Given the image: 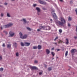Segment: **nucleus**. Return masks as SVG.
I'll return each mask as SVG.
<instances>
[{
	"instance_id": "nucleus-26",
	"label": "nucleus",
	"mask_w": 77,
	"mask_h": 77,
	"mask_svg": "<svg viewBox=\"0 0 77 77\" xmlns=\"http://www.w3.org/2000/svg\"><path fill=\"white\" fill-rule=\"evenodd\" d=\"M58 38H59V37H58V36H57V37H56V38H55V39H54V41H56V40L57 39H58Z\"/></svg>"
},
{
	"instance_id": "nucleus-47",
	"label": "nucleus",
	"mask_w": 77,
	"mask_h": 77,
	"mask_svg": "<svg viewBox=\"0 0 77 77\" xmlns=\"http://www.w3.org/2000/svg\"><path fill=\"white\" fill-rule=\"evenodd\" d=\"M54 48H52L51 50H54Z\"/></svg>"
},
{
	"instance_id": "nucleus-54",
	"label": "nucleus",
	"mask_w": 77,
	"mask_h": 77,
	"mask_svg": "<svg viewBox=\"0 0 77 77\" xmlns=\"http://www.w3.org/2000/svg\"><path fill=\"white\" fill-rule=\"evenodd\" d=\"M15 0H11V1H14Z\"/></svg>"
},
{
	"instance_id": "nucleus-51",
	"label": "nucleus",
	"mask_w": 77,
	"mask_h": 77,
	"mask_svg": "<svg viewBox=\"0 0 77 77\" xmlns=\"http://www.w3.org/2000/svg\"><path fill=\"white\" fill-rule=\"evenodd\" d=\"M53 59H54V58L52 57V60H53Z\"/></svg>"
},
{
	"instance_id": "nucleus-28",
	"label": "nucleus",
	"mask_w": 77,
	"mask_h": 77,
	"mask_svg": "<svg viewBox=\"0 0 77 77\" xmlns=\"http://www.w3.org/2000/svg\"><path fill=\"white\" fill-rule=\"evenodd\" d=\"M23 21H24V23H26V19H23Z\"/></svg>"
},
{
	"instance_id": "nucleus-42",
	"label": "nucleus",
	"mask_w": 77,
	"mask_h": 77,
	"mask_svg": "<svg viewBox=\"0 0 77 77\" xmlns=\"http://www.w3.org/2000/svg\"><path fill=\"white\" fill-rule=\"evenodd\" d=\"M76 32H77V26H76Z\"/></svg>"
},
{
	"instance_id": "nucleus-2",
	"label": "nucleus",
	"mask_w": 77,
	"mask_h": 77,
	"mask_svg": "<svg viewBox=\"0 0 77 77\" xmlns=\"http://www.w3.org/2000/svg\"><path fill=\"white\" fill-rule=\"evenodd\" d=\"M40 28L41 29H43L44 30H50L51 28L49 26H48L47 27L45 26H40Z\"/></svg>"
},
{
	"instance_id": "nucleus-11",
	"label": "nucleus",
	"mask_w": 77,
	"mask_h": 77,
	"mask_svg": "<svg viewBox=\"0 0 77 77\" xmlns=\"http://www.w3.org/2000/svg\"><path fill=\"white\" fill-rule=\"evenodd\" d=\"M76 51H77L75 49H73L72 50L71 53H74Z\"/></svg>"
},
{
	"instance_id": "nucleus-50",
	"label": "nucleus",
	"mask_w": 77,
	"mask_h": 77,
	"mask_svg": "<svg viewBox=\"0 0 77 77\" xmlns=\"http://www.w3.org/2000/svg\"><path fill=\"white\" fill-rule=\"evenodd\" d=\"M1 29H3V27H1Z\"/></svg>"
},
{
	"instance_id": "nucleus-43",
	"label": "nucleus",
	"mask_w": 77,
	"mask_h": 77,
	"mask_svg": "<svg viewBox=\"0 0 77 77\" xmlns=\"http://www.w3.org/2000/svg\"><path fill=\"white\" fill-rule=\"evenodd\" d=\"M4 4H5V5H8V3H5Z\"/></svg>"
},
{
	"instance_id": "nucleus-15",
	"label": "nucleus",
	"mask_w": 77,
	"mask_h": 77,
	"mask_svg": "<svg viewBox=\"0 0 77 77\" xmlns=\"http://www.w3.org/2000/svg\"><path fill=\"white\" fill-rule=\"evenodd\" d=\"M21 45L22 46V47H24L25 45L24 43L22 42L20 43Z\"/></svg>"
},
{
	"instance_id": "nucleus-52",
	"label": "nucleus",
	"mask_w": 77,
	"mask_h": 77,
	"mask_svg": "<svg viewBox=\"0 0 77 77\" xmlns=\"http://www.w3.org/2000/svg\"><path fill=\"white\" fill-rule=\"evenodd\" d=\"M55 44L57 45V43H55Z\"/></svg>"
},
{
	"instance_id": "nucleus-21",
	"label": "nucleus",
	"mask_w": 77,
	"mask_h": 77,
	"mask_svg": "<svg viewBox=\"0 0 77 77\" xmlns=\"http://www.w3.org/2000/svg\"><path fill=\"white\" fill-rule=\"evenodd\" d=\"M52 69L51 67H49L48 69V70L49 71H50Z\"/></svg>"
},
{
	"instance_id": "nucleus-7",
	"label": "nucleus",
	"mask_w": 77,
	"mask_h": 77,
	"mask_svg": "<svg viewBox=\"0 0 77 77\" xmlns=\"http://www.w3.org/2000/svg\"><path fill=\"white\" fill-rule=\"evenodd\" d=\"M39 3H41V4H42V5H46L47 3L45 2H44L43 1H42L41 0H40L39 1Z\"/></svg>"
},
{
	"instance_id": "nucleus-13",
	"label": "nucleus",
	"mask_w": 77,
	"mask_h": 77,
	"mask_svg": "<svg viewBox=\"0 0 77 77\" xmlns=\"http://www.w3.org/2000/svg\"><path fill=\"white\" fill-rule=\"evenodd\" d=\"M66 44H69V40L67 38L66 39Z\"/></svg>"
},
{
	"instance_id": "nucleus-6",
	"label": "nucleus",
	"mask_w": 77,
	"mask_h": 77,
	"mask_svg": "<svg viewBox=\"0 0 77 77\" xmlns=\"http://www.w3.org/2000/svg\"><path fill=\"white\" fill-rule=\"evenodd\" d=\"M13 46L14 47H15V48H17V43L16 42H14Z\"/></svg>"
},
{
	"instance_id": "nucleus-30",
	"label": "nucleus",
	"mask_w": 77,
	"mask_h": 77,
	"mask_svg": "<svg viewBox=\"0 0 77 77\" xmlns=\"http://www.w3.org/2000/svg\"><path fill=\"white\" fill-rule=\"evenodd\" d=\"M68 27L71 26V24H70V23H68Z\"/></svg>"
},
{
	"instance_id": "nucleus-8",
	"label": "nucleus",
	"mask_w": 77,
	"mask_h": 77,
	"mask_svg": "<svg viewBox=\"0 0 77 77\" xmlns=\"http://www.w3.org/2000/svg\"><path fill=\"white\" fill-rule=\"evenodd\" d=\"M30 68L32 69H37L38 68L36 66H30Z\"/></svg>"
},
{
	"instance_id": "nucleus-39",
	"label": "nucleus",
	"mask_w": 77,
	"mask_h": 77,
	"mask_svg": "<svg viewBox=\"0 0 77 77\" xmlns=\"http://www.w3.org/2000/svg\"><path fill=\"white\" fill-rule=\"evenodd\" d=\"M57 51H60V49H57Z\"/></svg>"
},
{
	"instance_id": "nucleus-3",
	"label": "nucleus",
	"mask_w": 77,
	"mask_h": 77,
	"mask_svg": "<svg viewBox=\"0 0 77 77\" xmlns=\"http://www.w3.org/2000/svg\"><path fill=\"white\" fill-rule=\"evenodd\" d=\"M13 26V24L12 23H10L8 24L7 25H5L4 26V28H8V27H10Z\"/></svg>"
},
{
	"instance_id": "nucleus-23",
	"label": "nucleus",
	"mask_w": 77,
	"mask_h": 77,
	"mask_svg": "<svg viewBox=\"0 0 77 77\" xmlns=\"http://www.w3.org/2000/svg\"><path fill=\"white\" fill-rule=\"evenodd\" d=\"M3 71V68H1L0 69V71H1V72H2V71Z\"/></svg>"
},
{
	"instance_id": "nucleus-49",
	"label": "nucleus",
	"mask_w": 77,
	"mask_h": 77,
	"mask_svg": "<svg viewBox=\"0 0 77 77\" xmlns=\"http://www.w3.org/2000/svg\"><path fill=\"white\" fill-rule=\"evenodd\" d=\"M60 2H63V0H60Z\"/></svg>"
},
{
	"instance_id": "nucleus-32",
	"label": "nucleus",
	"mask_w": 77,
	"mask_h": 77,
	"mask_svg": "<svg viewBox=\"0 0 77 77\" xmlns=\"http://www.w3.org/2000/svg\"><path fill=\"white\" fill-rule=\"evenodd\" d=\"M36 4H33V6L34 7H35V6H36Z\"/></svg>"
},
{
	"instance_id": "nucleus-37",
	"label": "nucleus",
	"mask_w": 77,
	"mask_h": 77,
	"mask_svg": "<svg viewBox=\"0 0 77 77\" xmlns=\"http://www.w3.org/2000/svg\"><path fill=\"white\" fill-rule=\"evenodd\" d=\"M50 21H51V23H52V22H53V20L51 19H50Z\"/></svg>"
},
{
	"instance_id": "nucleus-22",
	"label": "nucleus",
	"mask_w": 77,
	"mask_h": 77,
	"mask_svg": "<svg viewBox=\"0 0 77 77\" xmlns=\"http://www.w3.org/2000/svg\"><path fill=\"white\" fill-rule=\"evenodd\" d=\"M38 49H41V46L40 45H38Z\"/></svg>"
},
{
	"instance_id": "nucleus-48",
	"label": "nucleus",
	"mask_w": 77,
	"mask_h": 77,
	"mask_svg": "<svg viewBox=\"0 0 77 77\" xmlns=\"http://www.w3.org/2000/svg\"><path fill=\"white\" fill-rule=\"evenodd\" d=\"M45 68H47V66L46 65H45Z\"/></svg>"
},
{
	"instance_id": "nucleus-9",
	"label": "nucleus",
	"mask_w": 77,
	"mask_h": 77,
	"mask_svg": "<svg viewBox=\"0 0 77 77\" xmlns=\"http://www.w3.org/2000/svg\"><path fill=\"white\" fill-rule=\"evenodd\" d=\"M27 35H24L23 36H22L21 39H26V38H27Z\"/></svg>"
},
{
	"instance_id": "nucleus-31",
	"label": "nucleus",
	"mask_w": 77,
	"mask_h": 77,
	"mask_svg": "<svg viewBox=\"0 0 77 77\" xmlns=\"http://www.w3.org/2000/svg\"><path fill=\"white\" fill-rule=\"evenodd\" d=\"M2 59V57L1 55L0 56V60H1Z\"/></svg>"
},
{
	"instance_id": "nucleus-16",
	"label": "nucleus",
	"mask_w": 77,
	"mask_h": 77,
	"mask_svg": "<svg viewBox=\"0 0 77 77\" xmlns=\"http://www.w3.org/2000/svg\"><path fill=\"white\" fill-rule=\"evenodd\" d=\"M19 35H20V38H22L23 36V34H22V33H21V32H20L19 33Z\"/></svg>"
},
{
	"instance_id": "nucleus-36",
	"label": "nucleus",
	"mask_w": 77,
	"mask_h": 77,
	"mask_svg": "<svg viewBox=\"0 0 77 77\" xmlns=\"http://www.w3.org/2000/svg\"><path fill=\"white\" fill-rule=\"evenodd\" d=\"M42 72H39V75H41L42 74Z\"/></svg>"
},
{
	"instance_id": "nucleus-40",
	"label": "nucleus",
	"mask_w": 77,
	"mask_h": 77,
	"mask_svg": "<svg viewBox=\"0 0 77 77\" xmlns=\"http://www.w3.org/2000/svg\"><path fill=\"white\" fill-rule=\"evenodd\" d=\"M42 9L43 10H46V9H45V8H43Z\"/></svg>"
},
{
	"instance_id": "nucleus-12",
	"label": "nucleus",
	"mask_w": 77,
	"mask_h": 77,
	"mask_svg": "<svg viewBox=\"0 0 77 77\" xmlns=\"http://www.w3.org/2000/svg\"><path fill=\"white\" fill-rule=\"evenodd\" d=\"M46 52L47 53V54H50V51L49 50L47 49L46 50Z\"/></svg>"
},
{
	"instance_id": "nucleus-4",
	"label": "nucleus",
	"mask_w": 77,
	"mask_h": 77,
	"mask_svg": "<svg viewBox=\"0 0 77 77\" xmlns=\"http://www.w3.org/2000/svg\"><path fill=\"white\" fill-rule=\"evenodd\" d=\"M9 35H10L9 37H12L14 36V35H15V33L12 31H10L9 32Z\"/></svg>"
},
{
	"instance_id": "nucleus-25",
	"label": "nucleus",
	"mask_w": 77,
	"mask_h": 77,
	"mask_svg": "<svg viewBox=\"0 0 77 77\" xmlns=\"http://www.w3.org/2000/svg\"><path fill=\"white\" fill-rule=\"evenodd\" d=\"M16 56H19V53H18V52H17L16 54Z\"/></svg>"
},
{
	"instance_id": "nucleus-34",
	"label": "nucleus",
	"mask_w": 77,
	"mask_h": 77,
	"mask_svg": "<svg viewBox=\"0 0 77 77\" xmlns=\"http://www.w3.org/2000/svg\"><path fill=\"white\" fill-rule=\"evenodd\" d=\"M34 63H38V61L37 60H35L34 62Z\"/></svg>"
},
{
	"instance_id": "nucleus-5",
	"label": "nucleus",
	"mask_w": 77,
	"mask_h": 77,
	"mask_svg": "<svg viewBox=\"0 0 77 77\" xmlns=\"http://www.w3.org/2000/svg\"><path fill=\"white\" fill-rule=\"evenodd\" d=\"M36 9L37 10V11L38 15H39L41 14V9H40V8L38 7H36Z\"/></svg>"
},
{
	"instance_id": "nucleus-18",
	"label": "nucleus",
	"mask_w": 77,
	"mask_h": 77,
	"mask_svg": "<svg viewBox=\"0 0 77 77\" xmlns=\"http://www.w3.org/2000/svg\"><path fill=\"white\" fill-rule=\"evenodd\" d=\"M71 20H72V18L69 17L68 19V21H71Z\"/></svg>"
},
{
	"instance_id": "nucleus-20",
	"label": "nucleus",
	"mask_w": 77,
	"mask_h": 77,
	"mask_svg": "<svg viewBox=\"0 0 77 77\" xmlns=\"http://www.w3.org/2000/svg\"><path fill=\"white\" fill-rule=\"evenodd\" d=\"M26 29H27V30H29V31H31L32 30V29L29 27H27Z\"/></svg>"
},
{
	"instance_id": "nucleus-17",
	"label": "nucleus",
	"mask_w": 77,
	"mask_h": 77,
	"mask_svg": "<svg viewBox=\"0 0 77 77\" xmlns=\"http://www.w3.org/2000/svg\"><path fill=\"white\" fill-rule=\"evenodd\" d=\"M7 16L8 17H11V15L10 14L8 13L7 14Z\"/></svg>"
},
{
	"instance_id": "nucleus-24",
	"label": "nucleus",
	"mask_w": 77,
	"mask_h": 77,
	"mask_svg": "<svg viewBox=\"0 0 77 77\" xmlns=\"http://www.w3.org/2000/svg\"><path fill=\"white\" fill-rule=\"evenodd\" d=\"M68 51H66V52L65 54L66 56H68Z\"/></svg>"
},
{
	"instance_id": "nucleus-38",
	"label": "nucleus",
	"mask_w": 77,
	"mask_h": 77,
	"mask_svg": "<svg viewBox=\"0 0 77 77\" xmlns=\"http://www.w3.org/2000/svg\"><path fill=\"white\" fill-rule=\"evenodd\" d=\"M63 42V41L61 40H60L59 41V42Z\"/></svg>"
},
{
	"instance_id": "nucleus-33",
	"label": "nucleus",
	"mask_w": 77,
	"mask_h": 77,
	"mask_svg": "<svg viewBox=\"0 0 77 77\" xmlns=\"http://www.w3.org/2000/svg\"><path fill=\"white\" fill-rule=\"evenodd\" d=\"M4 32L6 34H8V32H7L5 31H4Z\"/></svg>"
},
{
	"instance_id": "nucleus-44",
	"label": "nucleus",
	"mask_w": 77,
	"mask_h": 77,
	"mask_svg": "<svg viewBox=\"0 0 77 77\" xmlns=\"http://www.w3.org/2000/svg\"><path fill=\"white\" fill-rule=\"evenodd\" d=\"M1 16V17H3V14H2Z\"/></svg>"
},
{
	"instance_id": "nucleus-1",
	"label": "nucleus",
	"mask_w": 77,
	"mask_h": 77,
	"mask_svg": "<svg viewBox=\"0 0 77 77\" xmlns=\"http://www.w3.org/2000/svg\"><path fill=\"white\" fill-rule=\"evenodd\" d=\"M52 14L54 18V20H55L57 26H64V24L66 23V21H65V20L62 17H60V18L59 20L61 21V22H60V21L56 20L57 19V16H56V13H54V11H52Z\"/></svg>"
},
{
	"instance_id": "nucleus-10",
	"label": "nucleus",
	"mask_w": 77,
	"mask_h": 77,
	"mask_svg": "<svg viewBox=\"0 0 77 77\" xmlns=\"http://www.w3.org/2000/svg\"><path fill=\"white\" fill-rule=\"evenodd\" d=\"M25 46H26L27 47H28L30 45V43L26 42H25Z\"/></svg>"
},
{
	"instance_id": "nucleus-41",
	"label": "nucleus",
	"mask_w": 77,
	"mask_h": 77,
	"mask_svg": "<svg viewBox=\"0 0 77 77\" xmlns=\"http://www.w3.org/2000/svg\"><path fill=\"white\" fill-rule=\"evenodd\" d=\"M2 46L3 47H5V44H3Z\"/></svg>"
},
{
	"instance_id": "nucleus-14",
	"label": "nucleus",
	"mask_w": 77,
	"mask_h": 77,
	"mask_svg": "<svg viewBox=\"0 0 77 77\" xmlns=\"http://www.w3.org/2000/svg\"><path fill=\"white\" fill-rule=\"evenodd\" d=\"M11 44L7 45V48H11Z\"/></svg>"
},
{
	"instance_id": "nucleus-19",
	"label": "nucleus",
	"mask_w": 77,
	"mask_h": 77,
	"mask_svg": "<svg viewBox=\"0 0 77 77\" xmlns=\"http://www.w3.org/2000/svg\"><path fill=\"white\" fill-rule=\"evenodd\" d=\"M51 54H52L53 57L54 56V54H54V52H51Z\"/></svg>"
},
{
	"instance_id": "nucleus-27",
	"label": "nucleus",
	"mask_w": 77,
	"mask_h": 77,
	"mask_svg": "<svg viewBox=\"0 0 77 77\" xmlns=\"http://www.w3.org/2000/svg\"><path fill=\"white\" fill-rule=\"evenodd\" d=\"M33 49H37V47H36V46H33Z\"/></svg>"
},
{
	"instance_id": "nucleus-35",
	"label": "nucleus",
	"mask_w": 77,
	"mask_h": 77,
	"mask_svg": "<svg viewBox=\"0 0 77 77\" xmlns=\"http://www.w3.org/2000/svg\"><path fill=\"white\" fill-rule=\"evenodd\" d=\"M75 11L76 12V14L77 15V8L75 9Z\"/></svg>"
},
{
	"instance_id": "nucleus-29",
	"label": "nucleus",
	"mask_w": 77,
	"mask_h": 77,
	"mask_svg": "<svg viewBox=\"0 0 77 77\" xmlns=\"http://www.w3.org/2000/svg\"><path fill=\"white\" fill-rule=\"evenodd\" d=\"M59 32L60 33H62V30L61 29H59Z\"/></svg>"
},
{
	"instance_id": "nucleus-45",
	"label": "nucleus",
	"mask_w": 77,
	"mask_h": 77,
	"mask_svg": "<svg viewBox=\"0 0 77 77\" xmlns=\"http://www.w3.org/2000/svg\"><path fill=\"white\" fill-rule=\"evenodd\" d=\"M40 29H37L38 32H39V31H40Z\"/></svg>"
},
{
	"instance_id": "nucleus-53",
	"label": "nucleus",
	"mask_w": 77,
	"mask_h": 77,
	"mask_svg": "<svg viewBox=\"0 0 77 77\" xmlns=\"http://www.w3.org/2000/svg\"><path fill=\"white\" fill-rule=\"evenodd\" d=\"M0 77H2V75H0Z\"/></svg>"
},
{
	"instance_id": "nucleus-46",
	"label": "nucleus",
	"mask_w": 77,
	"mask_h": 77,
	"mask_svg": "<svg viewBox=\"0 0 77 77\" xmlns=\"http://www.w3.org/2000/svg\"><path fill=\"white\" fill-rule=\"evenodd\" d=\"M74 38H75V39H77V36H75L74 37Z\"/></svg>"
},
{
	"instance_id": "nucleus-55",
	"label": "nucleus",
	"mask_w": 77,
	"mask_h": 77,
	"mask_svg": "<svg viewBox=\"0 0 77 77\" xmlns=\"http://www.w3.org/2000/svg\"><path fill=\"white\" fill-rule=\"evenodd\" d=\"M57 58H58V57H57Z\"/></svg>"
}]
</instances>
